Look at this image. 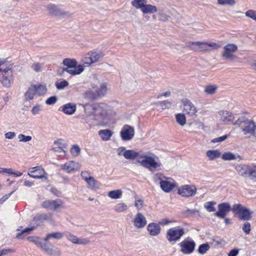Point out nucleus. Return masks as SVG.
Listing matches in <instances>:
<instances>
[{
    "mask_svg": "<svg viewBox=\"0 0 256 256\" xmlns=\"http://www.w3.org/2000/svg\"><path fill=\"white\" fill-rule=\"evenodd\" d=\"M46 8L48 14L50 16L64 18L70 16L69 12L64 10L60 6L54 4H48Z\"/></svg>",
    "mask_w": 256,
    "mask_h": 256,
    "instance_id": "obj_11",
    "label": "nucleus"
},
{
    "mask_svg": "<svg viewBox=\"0 0 256 256\" xmlns=\"http://www.w3.org/2000/svg\"><path fill=\"white\" fill-rule=\"evenodd\" d=\"M58 98L56 96H52L46 100V104L48 105H52L55 104Z\"/></svg>",
    "mask_w": 256,
    "mask_h": 256,
    "instance_id": "obj_55",
    "label": "nucleus"
},
{
    "mask_svg": "<svg viewBox=\"0 0 256 256\" xmlns=\"http://www.w3.org/2000/svg\"><path fill=\"white\" fill-rule=\"evenodd\" d=\"M40 246L48 254L54 256H60L61 254L60 252L58 250V248H56V250L50 248L48 247V244L46 242L43 243L42 242Z\"/></svg>",
    "mask_w": 256,
    "mask_h": 256,
    "instance_id": "obj_23",
    "label": "nucleus"
},
{
    "mask_svg": "<svg viewBox=\"0 0 256 256\" xmlns=\"http://www.w3.org/2000/svg\"><path fill=\"white\" fill-rule=\"evenodd\" d=\"M107 87L106 84H102L100 88L96 90V92L99 95V98L103 96L106 92Z\"/></svg>",
    "mask_w": 256,
    "mask_h": 256,
    "instance_id": "obj_44",
    "label": "nucleus"
},
{
    "mask_svg": "<svg viewBox=\"0 0 256 256\" xmlns=\"http://www.w3.org/2000/svg\"><path fill=\"white\" fill-rule=\"evenodd\" d=\"M62 168L68 172H73L76 170V163L72 161L66 162L62 166Z\"/></svg>",
    "mask_w": 256,
    "mask_h": 256,
    "instance_id": "obj_38",
    "label": "nucleus"
},
{
    "mask_svg": "<svg viewBox=\"0 0 256 256\" xmlns=\"http://www.w3.org/2000/svg\"><path fill=\"white\" fill-rule=\"evenodd\" d=\"M206 155L210 160H214L221 158V152L218 149L210 150L206 152Z\"/></svg>",
    "mask_w": 256,
    "mask_h": 256,
    "instance_id": "obj_24",
    "label": "nucleus"
},
{
    "mask_svg": "<svg viewBox=\"0 0 256 256\" xmlns=\"http://www.w3.org/2000/svg\"><path fill=\"white\" fill-rule=\"evenodd\" d=\"M63 236V234L60 232H57L53 233H50L46 235V237L44 238V241L46 242L50 238L60 240L62 238Z\"/></svg>",
    "mask_w": 256,
    "mask_h": 256,
    "instance_id": "obj_34",
    "label": "nucleus"
},
{
    "mask_svg": "<svg viewBox=\"0 0 256 256\" xmlns=\"http://www.w3.org/2000/svg\"><path fill=\"white\" fill-rule=\"evenodd\" d=\"M68 82L66 80H63L62 81L59 82H56V86L57 89L62 90L68 86Z\"/></svg>",
    "mask_w": 256,
    "mask_h": 256,
    "instance_id": "obj_50",
    "label": "nucleus"
},
{
    "mask_svg": "<svg viewBox=\"0 0 256 256\" xmlns=\"http://www.w3.org/2000/svg\"><path fill=\"white\" fill-rule=\"evenodd\" d=\"M147 229L150 234L152 236L158 235L160 232V228L159 225L154 222L150 224L148 226Z\"/></svg>",
    "mask_w": 256,
    "mask_h": 256,
    "instance_id": "obj_25",
    "label": "nucleus"
},
{
    "mask_svg": "<svg viewBox=\"0 0 256 256\" xmlns=\"http://www.w3.org/2000/svg\"><path fill=\"white\" fill-rule=\"evenodd\" d=\"M233 124L236 126H240L244 135L256 137V125L252 120L244 116H240L233 122Z\"/></svg>",
    "mask_w": 256,
    "mask_h": 256,
    "instance_id": "obj_2",
    "label": "nucleus"
},
{
    "mask_svg": "<svg viewBox=\"0 0 256 256\" xmlns=\"http://www.w3.org/2000/svg\"><path fill=\"white\" fill-rule=\"evenodd\" d=\"M41 107L42 106L40 105H36L34 106L32 110V114L34 115L38 114L40 110Z\"/></svg>",
    "mask_w": 256,
    "mask_h": 256,
    "instance_id": "obj_64",
    "label": "nucleus"
},
{
    "mask_svg": "<svg viewBox=\"0 0 256 256\" xmlns=\"http://www.w3.org/2000/svg\"><path fill=\"white\" fill-rule=\"evenodd\" d=\"M76 110V105L72 103L64 104L62 108V111L66 114H72Z\"/></svg>",
    "mask_w": 256,
    "mask_h": 256,
    "instance_id": "obj_28",
    "label": "nucleus"
},
{
    "mask_svg": "<svg viewBox=\"0 0 256 256\" xmlns=\"http://www.w3.org/2000/svg\"><path fill=\"white\" fill-rule=\"evenodd\" d=\"M232 212L238 217L244 220H250L252 218V212L248 209L240 204H236L232 206Z\"/></svg>",
    "mask_w": 256,
    "mask_h": 256,
    "instance_id": "obj_9",
    "label": "nucleus"
},
{
    "mask_svg": "<svg viewBox=\"0 0 256 256\" xmlns=\"http://www.w3.org/2000/svg\"><path fill=\"white\" fill-rule=\"evenodd\" d=\"M63 201L60 198H57L55 200H46L44 201L42 204V206L53 211H56L58 209L63 208Z\"/></svg>",
    "mask_w": 256,
    "mask_h": 256,
    "instance_id": "obj_15",
    "label": "nucleus"
},
{
    "mask_svg": "<svg viewBox=\"0 0 256 256\" xmlns=\"http://www.w3.org/2000/svg\"><path fill=\"white\" fill-rule=\"evenodd\" d=\"M250 226H251L250 224L248 222H246L244 224V225L242 227V230L246 234H250V230H251Z\"/></svg>",
    "mask_w": 256,
    "mask_h": 256,
    "instance_id": "obj_54",
    "label": "nucleus"
},
{
    "mask_svg": "<svg viewBox=\"0 0 256 256\" xmlns=\"http://www.w3.org/2000/svg\"><path fill=\"white\" fill-rule=\"evenodd\" d=\"M146 0H133L132 6L136 9L140 10L144 14H153L158 12V8L153 4H148Z\"/></svg>",
    "mask_w": 256,
    "mask_h": 256,
    "instance_id": "obj_6",
    "label": "nucleus"
},
{
    "mask_svg": "<svg viewBox=\"0 0 256 256\" xmlns=\"http://www.w3.org/2000/svg\"><path fill=\"white\" fill-rule=\"evenodd\" d=\"M183 106V109L190 116L195 115L197 112V109L192 102L187 99L184 98L182 100Z\"/></svg>",
    "mask_w": 256,
    "mask_h": 256,
    "instance_id": "obj_19",
    "label": "nucleus"
},
{
    "mask_svg": "<svg viewBox=\"0 0 256 256\" xmlns=\"http://www.w3.org/2000/svg\"><path fill=\"white\" fill-rule=\"evenodd\" d=\"M14 71L11 64H6L0 74V82L3 86L9 88L14 82Z\"/></svg>",
    "mask_w": 256,
    "mask_h": 256,
    "instance_id": "obj_7",
    "label": "nucleus"
},
{
    "mask_svg": "<svg viewBox=\"0 0 256 256\" xmlns=\"http://www.w3.org/2000/svg\"><path fill=\"white\" fill-rule=\"evenodd\" d=\"M7 62V58H0V74L5 68L4 66H6V64H8Z\"/></svg>",
    "mask_w": 256,
    "mask_h": 256,
    "instance_id": "obj_62",
    "label": "nucleus"
},
{
    "mask_svg": "<svg viewBox=\"0 0 256 256\" xmlns=\"http://www.w3.org/2000/svg\"><path fill=\"white\" fill-rule=\"evenodd\" d=\"M80 148L78 145L72 146L70 149V152L73 156H76L80 154Z\"/></svg>",
    "mask_w": 256,
    "mask_h": 256,
    "instance_id": "obj_48",
    "label": "nucleus"
},
{
    "mask_svg": "<svg viewBox=\"0 0 256 256\" xmlns=\"http://www.w3.org/2000/svg\"><path fill=\"white\" fill-rule=\"evenodd\" d=\"M48 220V216L45 214H38L33 219L34 221L36 224V225L35 226L36 227L43 220Z\"/></svg>",
    "mask_w": 256,
    "mask_h": 256,
    "instance_id": "obj_37",
    "label": "nucleus"
},
{
    "mask_svg": "<svg viewBox=\"0 0 256 256\" xmlns=\"http://www.w3.org/2000/svg\"><path fill=\"white\" fill-rule=\"evenodd\" d=\"M138 163L150 171L158 170L162 166L158 157L150 151L140 150Z\"/></svg>",
    "mask_w": 256,
    "mask_h": 256,
    "instance_id": "obj_1",
    "label": "nucleus"
},
{
    "mask_svg": "<svg viewBox=\"0 0 256 256\" xmlns=\"http://www.w3.org/2000/svg\"><path fill=\"white\" fill-rule=\"evenodd\" d=\"M118 154L119 156H124L127 160H134L136 158V161L140 154V152H136L132 150H126L124 147L121 146L117 149Z\"/></svg>",
    "mask_w": 256,
    "mask_h": 256,
    "instance_id": "obj_14",
    "label": "nucleus"
},
{
    "mask_svg": "<svg viewBox=\"0 0 256 256\" xmlns=\"http://www.w3.org/2000/svg\"><path fill=\"white\" fill-rule=\"evenodd\" d=\"M32 68L36 72H39L41 70L42 65L39 62H34L32 66Z\"/></svg>",
    "mask_w": 256,
    "mask_h": 256,
    "instance_id": "obj_60",
    "label": "nucleus"
},
{
    "mask_svg": "<svg viewBox=\"0 0 256 256\" xmlns=\"http://www.w3.org/2000/svg\"><path fill=\"white\" fill-rule=\"evenodd\" d=\"M217 89V86L215 85L208 86L205 88V92L209 94H214Z\"/></svg>",
    "mask_w": 256,
    "mask_h": 256,
    "instance_id": "obj_47",
    "label": "nucleus"
},
{
    "mask_svg": "<svg viewBox=\"0 0 256 256\" xmlns=\"http://www.w3.org/2000/svg\"><path fill=\"white\" fill-rule=\"evenodd\" d=\"M86 182L88 186L94 190L98 189L100 186V182L95 180L92 176H91Z\"/></svg>",
    "mask_w": 256,
    "mask_h": 256,
    "instance_id": "obj_30",
    "label": "nucleus"
},
{
    "mask_svg": "<svg viewBox=\"0 0 256 256\" xmlns=\"http://www.w3.org/2000/svg\"><path fill=\"white\" fill-rule=\"evenodd\" d=\"M66 236L68 240L76 244H86L89 242L86 239L78 238L76 236L70 233H68Z\"/></svg>",
    "mask_w": 256,
    "mask_h": 256,
    "instance_id": "obj_27",
    "label": "nucleus"
},
{
    "mask_svg": "<svg viewBox=\"0 0 256 256\" xmlns=\"http://www.w3.org/2000/svg\"><path fill=\"white\" fill-rule=\"evenodd\" d=\"M90 56L91 61L90 62H96L102 57V54L101 52H88Z\"/></svg>",
    "mask_w": 256,
    "mask_h": 256,
    "instance_id": "obj_39",
    "label": "nucleus"
},
{
    "mask_svg": "<svg viewBox=\"0 0 256 256\" xmlns=\"http://www.w3.org/2000/svg\"><path fill=\"white\" fill-rule=\"evenodd\" d=\"M248 176H250L251 179L256 180V166L250 164V168Z\"/></svg>",
    "mask_w": 256,
    "mask_h": 256,
    "instance_id": "obj_46",
    "label": "nucleus"
},
{
    "mask_svg": "<svg viewBox=\"0 0 256 256\" xmlns=\"http://www.w3.org/2000/svg\"><path fill=\"white\" fill-rule=\"evenodd\" d=\"M128 209L126 204L124 203H120L116 206L114 210L118 212H124Z\"/></svg>",
    "mask_w": 256,
    "mask_h": 256,
    "instance_id": "obj_43",
    "label": "nucleus"
},
{
    "mask_svg": "<svg viewBox=\"0 0 256 256\" xmlns=\"http://www.w3.org/2000/svg\"><path fill=\"white\" fill-rule=\"evenodd\" d=\"M33 90L36 91V94L39 96H43L46 94L47 92V88L45 84L32 85Z\"/></svg>",
    "mask_w": 256,
    "mask_h": 256,
    "instance_id": "obj_29",
    "label": "nucleus"
},
{
    "mask_svg": "<svg viewBox=\"0 0 256 256\" xmlns=\"http://www.w3.org/2000/svg\"><path fill=\"white\" fill-rule=\"evenodd\" d=\"M18 138L20 139V142H28L30 141L32 138L31 136H25L23 134H20L18 135Z\"/></svg>",
    "mask_w": 256,
    "mask_h": 256,
    "instance_id": "obj_53",
    "label": "nucleus"
},
{
    "mask_svg": "<svg viewBox=\"0 0 256 256\" xmlns=\"http://www.w3.org/2000/svg\"><path fill=\"white\" fill-rule=\"evenodd\" d=\"M196 188L194 185L186 184L180 186L178 190V194L182 197L189 198L196 195Z\"/></svg>",
    "mask_w": 256,
    "mask_h": 256,
    "instance_id": "obj_13",
    "label": "nucleus"
},
{
    "mask_svg": "<svg viewBox=\"0 0 256 256\" xmlns=\"http://www.w3.org/2000/svg\"><path fill=\"white\" fill-rule=\"evenodd\" d=\"M132 222L134 226L138 229L143 228L147 224L145 216L141 212H138L134 217Z\"/></svg>",
    "mask_w": 256,
    "mask_h": 256,
    "instance_id": "obj_18",
    "label": "nucleus"
},
{
    "mask_svg": "<svg viewBox=\"0 0 256 256\" xmlns=\"http://www.w3.org/2000/svg\"><path fill=\"white\" fill-rule=\"evenodd\" d=\"M158 104L160 106L162 110L169 108L171 106V102L168 100H164L159 102Z\"/></svg>",
    "mask_w": 256,
    "mask_h": 256,
    "instance_id": "obj_56",
    "label": "nucleus"
},
{
    "mask_svg": "<svg viewBox=\"0 0 256 256\" xmlns=\"http://www.w3.org/2000/svg\"><path fill=\"white\" fill-rule=\"evenodd\" d=\"M184 213L188 216H193L199 213L198 210L196 209L190 210L188 209L184 212Z\"/></svg>",
    "mask_w": 256,
    "mask_h": 256,
    "instance_id": "obj_59",
    "label": "nucleus"
},
{
    "mask_svg": "<svg viewBox=\"0 0 256 256\" xmlns=\"http://www.w3.org/2000/svg\"><path fill=\"white\" fill-rule=\"evenodd\" d=\"M250 165L245 164H238L236 166L235 170L238 174L244 177L248 176Z\"/></svg>",
    "mask_w": 256,
    "mask_h": 256,
    "instance_id": "obj_22",
    "label": "nucleus"
},
{
    "mask_svg": "<svg viewBox=\"0 0 256 256\" xmlns=\"http://www.w3.org/2000/svg\"><path fill=\"white\" fill-rule=\"evenodd\" d=\"M210 246L208 244H204L199 246L198 252L199 254H204L210 249Z\"/></svg>",
    "mask_w": 256,
    "mask_h": 256,
    "instance_id": "obj_45",
    "label": "nucleus"
},
{
    "mask_svg": "<svg viewBox=\"0 0 256 256\" xmlns=\"http://www.w3.org/2000/svg\"><path fill=\"white\" fill-rule=\"evenodd\" d=\"M180 252L186 254H192L196 247L195 242L191 238H187L181 242L180 244Z\"/></svg>",
    "mask_w": 256,
    "mask_h": 256,
    "instance_id": "obj_12",
    "label": "nucleus"
},
{
    "mask_svg": "<svg viewBox=\"0 0 256 256\" xmlns=\"http://www.w3.org/2000/svg\"><path fill=\"white\" fill-rule=\"evenodd\" d=\"M217 3L221 6H232L236 4V0H217Z\"/></svg>",
    "mask_w": 256,
    "mask_h": 256,
    "instance_id": "obj_41",
    "label": "nucleus"
},
{
    "mask_svg": "<svg viewBox=\"0 0 256 256\" xmlns=\"http://www.w3.org/2000/svg\"><path fill=\"white\" fill-rule=\"evenodd\" d=\"M218 118L220 122L224 124L232 122L234 118V114L227 110H222L218 112Z\"/></svg>",
    "mask_w": 256,
    "mask_h": 256,
    "instance_id": "obj_21",
    "label": "nucleus"
},
{
    "mask_svg": "<svg viewBox=\"0 0 256 256\" xmlns=\"http://www.w3.org/2000/svg\"><path fill=\"white\" fill-rule=\"evenodd\" d=\"M28 240L29 242H34L36 244L39 246L42 242V240L40 238L34 236H28Z\"/></svg>",
    "mask_w": 256,
    "mask_h": 256,
    "instance_id": "obj_51",
    "label": "nucleus"
},
{
    "mask_svg": "<svg viewBox=\"0 0 256 256\" xmlns=\"http://www.w3.org/2000/svg\"><path fill=\"white\" fill-rule=\"evenodd\" d=\"M36 226H32L30 227H28L25 228L24 230H22L20 232L18 233L16 235V238L18 239L24 238L26 234H30L31 231L34 230Z\"/></svg>",
    "mask_w": 256,
    "mask_h": 256,
    "instance_id": "obj_31",
    "label": "nucleus"
},
{
    "mask_svg": "<svg viewBox=\"0 0 256 256\" xmlns=\"http://www.w3.org/2000/svg\"><path fill=\"white\" fill-rule=\"evenodd\" d=\"M218 210L215 214L216 216L220 218H224L226 214L232 210V207L228 202H222L218 204Z\"/></svg>",
    "mask_w": 256,
    "mask_h": 256,
    "instance_id": "obj_17",
    "label": "nucleus"
},
{
    "mask_svg": "<svg viewBox=\"0 0 256 256\" xmlns=\"http://www.w3.org/2000/svg\"><path fill=\"white\" fill-rule=\"evenodd\" d=\"M154 180L156 183H159L162 190L166 192H169L176 186V183L171 178L166 177L160 173L154 174Z\"/></svg>",
    "mask_w": 256,
    "mask_h": 256,
    "instance_id": "obj_3",
    "label": "nucleus"
},
{
    "mask_svg": "<svg viewBox=\"0 0 256 256\" xmlns=\"http://www.w3.org/2000/svg\"><path fill=\"white\" fill-rule=\"evenodd\" d=\"M245 15L246 17L256 21V10H248L246 12Z\"/></svg>",
    "mask_w": 256,
    "mask_h": 256,
    "instance_id": "obj_49",
    "label": "nucleus"
},
{
    "mask_svg": "<svg viewBox=\"0 0 256 256\" xmlns=\"http://www.w3.org/2000/svg\"><path fill=\"white\" fill-rule=\"evenodd\" d=\"M62 64L66 66V68H64L62 72H66L72 76L80 74L84 70L82 66L78 65V62L75 59L66 58L63 60Z\"/></svg>",
    "mask_w": 256,
    "mask_h": 256,
    "instance_id": "obj_5",
    "label": "nucleus"
},
{
    "mask_svg": "<svg viewBox=\"0 0 256 256\" xmlns=\"http://www.w3.org/2000/svg\"><path fill=\"white\" fill-rule=\"evenodd\" d=\"M33 86L32 85L30 87L28 88V90L25 94L26 98L27 100H32L34 98V96L36 94L35 90H33Z\"/></svg>",
    "mask_w": 256,
    "mask_h": 256,
    "instance_id": "obj_42",
    "label": "nucleus"
},
{
    "mask_svg": "<svg viewBox=\"0 0 256 256\" xmlns=\"http://www.w3.org/2000/svg\"><path fill=\"white\" fill-rule=\"evenodd\" d=\"M99 135L100 136L102 139L104 140H108L112 135V132L110 130L106 129V130H102L98 132Z\"/></svg>",
    "mask_w": 256,
    "mask_h": 256,
    "instance_id": "obj_35",
    "label": "nucleus"
},
{
    "mask_svg": "<svg viewBox=\"0 0 256 256\" xmlns=\"http://www.w3.org/2000/svg\"><path fill=\"white\" fill-rule=\"evenodd\" d=\"M184 234V228L180 226H175L166 231V238L171 244H174L179 240Z\"/></svg>",
    "mask_w": 256,
    "mask_h": 256,
    "instance_id": "obj_8",
    "label": "nucleus"
},
{
    "mask_svg": "<svg viewBox=\"0 0 256 256\" xmlns=\"http://www.w3.org/2000/svg\"><path fill=\"white\" fill-rule=\"evenodd\" d=\"M238 50V46L234 44H229L224 47L222 56L226 59L234 60L236 58L234 53Z\"/></svg>",
    "mask_w": 256,
    "mask_h": 256,
    "instance_id": "obj_16",
    "label": "nucleus"
},
{
    "mask_svg": "<svg viewBox=\"0 0 256 256\" xmlns=\"http://www.w3.org/2000/svg\"><path fill=\"white\" fill-rule=\"evenodd\" d=\"M144 206V202L141 200H138L135 201L134 206L138 210H141Z\"/></svg>",
    "mask_w": 256,
    "mask_h": 256,
    "instance_id": "obj_61",
    "label": "nucleus"
},
{
    "mask_svg": "<svg viewBox=\"0 0 256 256\" xmlns=\"http://www.w3.org/2000/svg\"><path fill=\"white\" fill-rule=\"evenodd\" d=\"M216 202L214 201L206 202L204 204V208L208 212H214L216 210L214 206Z\"/></svg>",
    "mask_w": 256,
    "mask_h": 256,
    "instance_id": "obj_40",
    "label": "nucleus"
},
{
    "mask_svg": "<svg viewBox=\"0 0 256 256\" xmlns=\"http://www.w3.org/2000/svg\"><path fill=\"white\" fill-rule=\"evenodd\" d=\"M84 98L91 100H94L99 98V95L96 92L88 90L84 94Z\"/></svg>",
    "mask_w": 256,
    "mask_h": 256,
    "instance_id": "obj_33",
    "label": "nucleus"
},
{
    "mask_svg": "<svg viewBox=\"0 0 256 256\" xmlns=\"http://www.w3.org/2000/svg\"><path fill=\"white\" fill-rule=\"evenodd\" d=\"M90 58H90V56L89 55V54L88 53L86 55V56L82 58V62H84V64L85 66H88L94 63V62H90L91 61Z\"/></svg>",
    "mask_w": 256,
    "mask_h": 256,
    "instance_id": "obj_57",
    "label": "nucleus"
},
{
    "mask_svg": "<svg viewBox=\"0 0 256 256\" xmlns=\"http://www.w3.org/2000/svg\"><path fill=\"white\" fill-rule=\"evenodd\" d=\"M90 174L88 171H82L81 172V176L86 182L92 176Z\"/></svg>",
    "mask_w": 256,
    "mask_h": 256,
    "instance_id": "obj_63",
    "label": "nucleus"
},
{
    "mask_svg": "<svg viewBox=\"0 0 256 256\" xmlns=\"http://www.w3.org/2000/svg\"><path fill=\"white\" fill-rule=\"evenodd\" d=\"M123 192L121 190H113L112 198L113 199L120 198Z\"/></svg>",
    "mask_w": 256,
    "mask_h": 256,
    "instance_id": "obj_52",
    "label": "nucleus"
},
{
    "mask_svg": "<svg viewBox=\"0 0 256 256\" xmlns=\"http://www.w3.org/2000/svg\"><path fill=\"white\" fill-rule=\"evenodd\" d=\"M176 120L180 126H184L186 124V117L184 114L179 113L176 114Z\"/></svg>",
    "mask_w": 256,
    "mask_h": 256,
    "instance_id": "obj_36",
    "label": "nucleus"
},
{
    "mask_svg": "<svg viewBox=\"0 0 256 256\" xmlns=\"http://www.w3.org/2000/svg\"><path fill=\"white\" fill-rule=\"evenodd\" d=\"M85 109L91 110L90 114L96 117V118L104 120L107 115V110L102 106L98 104H86L84 105Z\"/></svg>",
    "mask_w": 256,
    "mask_h": 256,
    "instance_id": "obj_10",
    "label": "nucleus"
},
{
    "mask_svg": "<svg viewBox=\"0 0 256 256\" xmlns=\"http://www.w3.org/2000/svg\"><path fill=\"white\" fill-rule=\"evenodd\" d=\"M134 136V128L128 125H124L122 128L120 136L124 140H131Z\"/></svg>",
    "mask_w": 256,
    "mask_h": 256,
    "instance_id": "obj_20",
    "label": "nucleus"
},
{
    "mask_svg": "<svg viewBox=\"0 0 256 256\" xmlns=\"http://www.w3.org/2000/svg\"><path fill=\"white\" fill-rule=\"evenodd\" d=\"M227 138H228V136L226 134L222 136L212 139L211 140V142L214 143V144H215L216 142H222L224 141V140H226Z\"/></svg>",
    "mask_w": 256,
    "mask_h": 256,
    "instance_id": "obj_58",
    "label": "nucleus"
},
{
    "mask_svg": "<svg viewBox=\"0 0 256 256\" xmlns=\"http://www.w3.org/2000/svg\"><path fill=\"white\" fill-rule=\"evenodd\" d=\"M221 158L224 160H232L238 158H240V156L238 154H234L232 152H225L221 154Z\"/></svg>",
    "mask_w": 256,
    "mask_h": 256,
    "instance_id": "obj_26",
    "label": "nucleus"
},
{
    "mask_svg": "<svg viewBox=\"0 0 256 256\" xmlns=\"http://www.w3.org/2000/svg\"><path fill=\"white\" fill-rule=\"evenodd\" d=\"M28 176L30 177L34 178H43L47 179V177L46 176V172L44 170V169H40L39 168L38 170V172L36 173H34V174H30L29 172L28 173Z\"/></svg>",
    "mask_w": 256,
    "mask_h": 256,
    "instance_id": "obj_32",
    "label": "nucleus"
},
{
    "mask_svg": "<svg viewBox=\"0 0 256 256\" xmlns=\"http://www.w3.org/2000/svg\"><path fill=\"white\" fill-rule=\"evenodd\" d=\"M186 46L194 51L202 52L218 50L220 46L216 42H190Z\"/></svg>",
    "mask_w": 256,
    "mask_h": 256,
    "instance_id": "obj_4",
    "label": "nucleus"
}]
</instances>
